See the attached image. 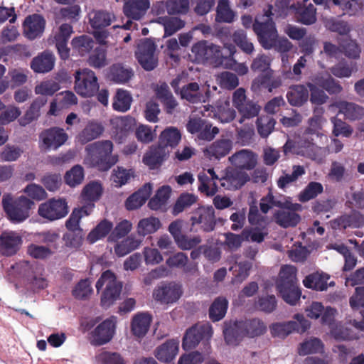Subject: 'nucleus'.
Listing matches in <instances>:
<instances>
[{
	"instance_id": "5701e85b",
	"label": "nucleus",
	"mask_w": 364,
	"mask_h": 364,
	"mask_svg": "<svg viewBox=\"0 0 364 364\" xmlns=\"http://www.w3.org/2000/svg\"><path fill=\"white\" fill-rule=\"evenodd\" d=\"M178 349L179 341L169 339L156 348L154 355L161 362L173 364V360L178 354Z\"/></svg>"
},
{
	"instance_id": "5fc2aeb1",
	"label": "nucleus",
	"mask_w": 364,
	"mask_h": 364,
	"mask_svg": "<svg viewBox=\"0 0 364 364\" xmlns=\"http://www.w3.org/2000/svg\"><path fill=\"white\" fill-rule=\"evenodd\" d=\"M95 42L88 36L82 35L74 38L71 41L73 50L78 52L81 56H84L92 49Z\"/></svg>"
},
{
	"instance_id": "f8f14e48",
	"label": "nucleus",
	"mask_w": 364,
	"mask_h": 364,
	"mask_svg": "<svg viewBox=\"0 0 364 364\" xmlns=\"http://www.w3.org/2000/svg\"><path fill=\"white\" fill-rule=\"evenodd\" d=\"M36 268L28 261H23L19 264V274L27 282L34 292L45 289L48 286V281L36 272Z\"/></svg>"
},
{
	"instance_id": "39448f33",
	"label": "nucleus",
	"mask_w": 364,
	"mask_h": 364,
	"mask_svg": "<svg viewBox=\"0 0 364 364\" xmlns=\"http://www.w3.org/2000/svg\"><path fill=\"white\" fill-rule=\"evenodd\" d=\"M105 287L100 297L102 308L108 309L120 298L122 283L117 280L116 275L111 270H106L101 274L96 282L95 287L99 292Z\"/></svg>"
},
{
	"instance_id": "c9c22d12",
	"label": "nucleus",
	"mask_w": 364,
	"mask_h": 364,
	"mask_svg": "<svg viewBox=\"0 0 364 364\" xmlns=\"http://www.w3.org/2000/svg\"><path fill=\"white\" fill-rule=\"evenodd\" d=\"M113 223L107 219L101 220L87 235V241L93 244L105 238L112 231Z\"/></svg>"
},
{
	"instance_id": "c03bdc74",
	"label": "nucleus",
	"mask_w": 364,
	"mask_h": 364,
	"mask_svg": "<svg viewBox=\"0 0 364 364\" xmlns=\"http://www.w3.org/2000/svg\"><path fill=\"white\" fill-rule=\"evenodd\" d=\"M156 22L164 27V35L170 36L185 26V22L178 17L159 16Z\"/></svg>"
},
{
	"instance_id": "7c9ffc66",
	"label": "nucleus",
	"mask_w": 364,
	"mask_h": 364,
	"mask_svg": "<svg viewBox=\"0 0 364 364\" xmlns=\"http://www.w3.org/2000/svg\"><path fill=\"white\" fill-rule=\"evenodd\" d=\"M105 129L104 127L96 122H89L85 128L78 134L77 139L81 144H85L100 137Z\"/></svg>"
},
{
	"instance_id": "cd10ccee",
	"label": "nucleus",
	"mask_w": 364,
	"mask_h": 364,
	"mask_svg": "<svg viewBox=\"0 0 364 364\" xmlns=\"http://www.w3.org/2000/svg\"><path fill=\"white\" fill-rule=\"evenodd\" d=\"M151 186L149 183L145 184L142 188L132 193L125 201V207L129 210L141 208L149 198Z\"/></svg>"
},
{
	"instance_id": "473e14b6",
	"label": "nucleus",
	"mask_w": 364,
	"mask_h": 364,
	"mask_svg": "<svg viewBox=\"0 0 364 364\" xmlns=\"http://www.w3.org/2000/svg\"><path fill=\"white\" fill-rule=\"evenodd\" d=\"M181 139L179 130L173 127L165 129L160 134L158 145L170 150L176 147Z\"/></svg>"
},
{
	"instance_id": "de8ad7c7",
	"label": "nucleus",
	"mask_w": 364,
	"mask_h": 364,
	"mask_svg": "<svg viewBox=\"0 0 364 364\" xmlns=\"http://www.w3.org/2000/svg\"><path fill=\"white\" fill-rule=\"evenodd\" d=\"M198 178V190L205 193L208 196H214L218 191L217 180L210 178L204 171L199 173Z\"/></svg>"
},
{
	"instance_id": "a878e982",
	"label": "nucleus",
	"mask_w": 364,
	"mask_h": 364,
	"mask_svg": "<svg viewBox=\"0 0 364 364\" xmlns=\"http://www.w3.org/2000/svg\"><path fill=\"white\" fill-rule=\"evenodd\" d=\"M237 326L241 328L243 335L255 338L263 335L267 331V326L263 321L258 318L237 321Z\"/></svg>"
},
{
	"instance_id": "58836bf2",
	"label": "nucleus",
	"mask_w": 364,
	"mask_h": 364,
	"mask_svg": "<svg viewBox=\"0 0 364 364\" xmlns=\"http://www.w3.org/2000/svg\"><path fill=\"white\" fill-rule=\"evenodd\" d=\"M102 193L101 184L97 181H92L87 184L81 193L82 200L86 203L85 205L94 204L98 200Z\"/></svg>"
},
{
	"instance_id": "dca6fc26",
	"label": "nucleus",
	"mask_w": 364,
	"mask_h": 364,
	"mask_svg": "<svg viewBox=\"0 0 364 364\" xmlns=\"http://www.w3.org/2000/svg\"><path fill=\"white\" fill-rule=\"evenodd\" d=\"M182 294L180 284L170 282L155 287L153 291V298L161 304H171L176 302Z\"/></svg>"
},
{
	"instance_id": "bf43d9fd",
	"label": "nucleus",
	"mask_w": 364,
	"mask_h": 364,
	"mask_svg": "<svg viewBox=\"0 0 364 364\" xmlns=\"http://www.w3.org/2000/svg\"><path fill=\"white\" fill-rule=\"evenodd\" d=\"M140 243L141 241L129 236L114 246V252L117 256L123 257L136 250Z\"/></svg>"
},
{
	"instance_id": "a19ab883",
	"label": "nucleus",
	"mask_w": 364,
	"mask_h": 364,
	"mask_svg": "<svg viewBox=\"0 0 364 364\" xmlns=\"http://www.w3.org/2000/svg\"><path fill=\"white\" fill-rule=\"evenodd\" d=\"M190 1L188 0H168L166 3H161L159 7L162 12L167 11L168 14H186L189 11Z\"/></svg>"
},
{
	"instance_id": "7ed1b4c3",
	"label": "nucleus",
	"mask_w": 364,
	"mask_h": 364,
	"mask_svg": "<svg viewBox=\"0 0 364 364\" xmlns=\"http://www.w3.org/2000/svg\"><path fill=\"white\" fill-rule=\"evenodd\" d=\"M113 143L110 140H102L86 146L85 161L90 166L100 171H107L118 161V156L112 154Z\"/></svg>"
},
{
	"instance_id": "13d9d810",
	"label": "nucleus",
	"mask_w": 364,
	"mask_h": 364,
	"mask_svg": "<svg viewBox=\"0 0 364 364\" xmlns=\"http://www.w3.org/2000/svg\"><path fill=\"white\" fill-rule=\"evenodd\" d=\"M323 191V187L319 182L311 181L299 193V200L301 203L307 202L316 198Z\"/></svg>"
},
{
	"instance_id": "a211bd4d",
	"label": "nucleus",
	"mask_w": 364,
	"mask_h": 364,
	"mask_svg": "<svg viewBox=\"0 0 364 364\" xmlns=\"http://www.w3.org/2000/svg\"><path fill=\"white\" fill-rule=\"evenodd\" d=\"M46 26L44 18L39 14H32L28 16L23 23V34L30 39L34 40L42 36Z\"/></svg>"
},
{
	"instance_id": "2f4dec72",
	"label": "nucleus",
	"mask_w": 364,
	"mask_h": 364,
	"mask_svg": "<svg viewBox=\"0 0 364 364\" xmlns=\"http://www.w3.org/2000/svg\"><path fill=\"white\" fill-rule=\"evenodd\" d=\"M48 99L44 96L36 97L31 104L24 116L19 119V124L24 127L37 119L41 115V109L46 105Z\"/></svg>"
},
{
	"instance_id": "0eeeda50",
	"label": "nucleus",
	"mask_w": 364,
	"mask_h": 364,
	"mask_svg": "<svg viewBox=\"0 0 364 364\" xmlns=\"http://www.w3.org/2000/svg\"><path fill=\"white\" fill-rule=\"evenodd\" d=\"M189 220L191 230L210 232L216 225L215 210L211 205L199 206L191 212Z\"/></svg>"
},
{
	"instance_id": "052dcab7",
	"label": "nucleus",
	"mask_w": 364,
	"mask_h": 364,
	"mask_svg": "<svg viewBox=\"0 0 364 364\" xmlns=\"http://www.w3.org/2000/svg\"><path fill=\"white\" fill-rule=\"evenodd\" d=\"M323 345L322 341L317 338H313L301 343L298 349L300 355L317 353L322 351Z\"/></svg>"
},
{
	"instance_id": "79ce46f5",
	"label": "nucleus",
	"mask_w": 364,
	"mask_h": 364,
	"mask_svg": "<svg viewBox=\"0 0 364 364\" xmlns=\"http://www.w3.org/2000/svg\"><path fill=\"white\" fill-rule=\"evenodd\" d=\"M180 95L182 99L193 104L200 102L203 98L200 86L196 82L183 85L180 90Z\"/></svg>"
},
{
	"instance_id": "4d7b16f0",
	"label": "nucleus",
	"mask_w": 364,
	"mask_h": 364,
	"mask_svg": "<svg viewBox=\"0 0 364 364\" xmlns=\"http://www.w3.org/2000/svg\"><path fill=\"white\" fill-rule=\"evenodd\" d=\"M188 262V257L183 252H178L173 255L170 256L166 260V264L171 267L181 268L183 267L185 272H191L196 270V264H190L186 266Z\"/></svg>"
},
{
	"instance_id": "680f3d73",
	"label": "nucleus",
	"mask_w": 364,
	"mask_h": 364,
	"mask_svg": "<svg viewBox=\"0 0 364 364\" xmlns=\"http://www.w3.org/2000/svg\"><path fill=\"white\" fill-rule=\"evenodd\" d=\"M255 306L260 311L270 314L276 309L277 301L274 295H262L258 297Z\"/></svg>"
},
{
	"instance_id": "4be33fe9",
	"label": "nucleus",
	"mask_w": 364,
	"mask_h": 364,
	"mask_svg": "<svg viewBox=\"0 0 364 364\" xmlns=\"http://www.w3.org/2000/svg\"><path fill=\"white\" fill-rule=\"evenodd\" d=\"M22 243V238L14 232H4L0 235V254L11 257L17 253Z\"/></svg>"
},
{
	"instance_id": "e433bc0d",
	"label": "nucleus",
	"mask_w": 364,
	"mask_h": 364,
	"mask_svg": "<svg viewBox=\"0 0 364 364\" xmlns=\"http://www.w3.org/2000/svg\"><path fill=\"white\" fill-rule=\"evenodd\" d=\"M171 193V189L170 186H163L158 189L154 196L149 200L148 206L154 210L165 209Z\"/></svg>"
},
{
	"instance_id": "f704fd0d",
	"label": "nucleus",
	"mask_w": 364,
	"mask_h": 364,
	"mask_svg": "<svg viewBox=\"0 0 364 364\" xmlns=\"http://www.w3.org/2000/svg\"><path fill=\"white\" fill-rule=\"evenodd\" d=\"M329 276L326 274L314 272L306 276L303 280L305 287L312 289L316 291H323L328 287V280Z\"/></svg>"
},
{
	"instance_id": "9b49d317",
	"label": "nucleus",
	"mask_w": 364,
	"mask_h": 364,
	"mask_svg": "<svg viewBox=\"0 0 364 364\" xmlns=\"http://www.w3.org/2000/svg\"><path fill=\"white\" fill-rule=\"evenodd\" d=\"M213 335V328L209 323L196 325L188 328L183 338L182 347L185 350L196 348L203 339H209Z\"/></svg>"
},
{
	"instance_id": "e2e57ef3",
	"label": "nucleus",
	"mask_w": 364,
	"mask_h": 364,
	"mask_svg": "<svg viewBox=\"0 0 364 364\" xmlns=\"http://www.w3.org/2000/svg\"><path fill=\"white\" fill-rule=\"evenodd\" d=\"M252 268V263L247 261L236 263L235 266L230 267L234 276L233 282L241 283L246 279Z\"/></svg>"
},
{
	"instance_id": "72a5a7b5",
	"label": "nucleus",
	"mask_w": 364,
	"mask_h": 364,
	"mask_svg": "<svg viewBox=\"0 0 364 364\" xmlns=\"http://www.w3.org/2000/svg\"><path fill=\"white\" fill-rule=\"evenodd\" d=\"M287 98L291 105L302 106L309 99L307 87L304 85H292L287 93Z\"/></svg>"
},
{
	"instance_id": "412c9836",
	"label": "nucleus",
	"mask_w": 364,
	"mask_h": 364,
	"mask_svg": "<svg viewBox=\"0 0 364 364\" xmlns=\"http://www.w3.org/2000/svg\"><path fill=\"white\" fill-rule=\"evenodd\" d=\"M232 165L240 170H252L257 163V155L252 151L242 149L229 157Z\"/></svg>"
},
{
	"instance_id": "aec40b11",
	"label": "nucleus",
	"mask_w": 364,
	"mask_h": 364,
	"mask_svg": "<svg viewBox=\"0 0 364 364\" xmlns=\"http://www.w3.org/2000/svg\"><path fill=\"white\" fill-rule=\"evenodd\" d=\"M40 139L46 148L56 149L65 143L68 136L63 129L55 127L42 132Z\"/></svg>"
},
{
	"instance_id": "9d476101",
	"label": "nucleus",
	"mask_w": 364,
	"mask_h": 364,
	"mask_svg": "<svg viewBox=\"0 0 364 364\" xmlns=\"http://www.w3.org/2000/svg\"><path fill=\"white\" fill-rule=\"evenodd\" d=\"M69 211L68 203L63 198H50L40 204L38 214L48 221H54L65 217Z\"/></svg>"
},
{
	"instance_id": "393cba45",
	"label": "nucleus",
	"mask_w": 364,
	"mask_h": 364,
	"mask_svg": "<svg viewBox=\"0 0 364 364\" xmlns=\"http://www.w3.org/2000/svg\"><path fill=\"white\" fill-rule=\"evenodd\" d=\"M123 12L124 15L134 20H139L149 7V0H124Z\"/></svg>"
},
{
	"instance_id": "20e7f679",
	"label": "nucleus",
	"mask_w": 364,
	"mask_h": 364,
	"mask_svg": "<svg viewBox=\"0 0 364 364\" xmlns=\"http://www.w3.org/2000/svg\"><path fill=\"white\" fill-rule=\"evenodd\" d=\"M277 288L286 303L292 306L296 304L301 291L298 286L296 269L294 266L285 265L282 267Z\"/></svg>"
},
{
	"instance_id": "09e8293b",
	"label": "nucleus",
	"mask_w": 364,
	"mask_h": 364,
	"mask_svg": "<svg viewBox=\"0 0 364 364\" xmlns=\"http://www.w3.org/2000/svg\"><path fill=\"white\" fill-rule=\"evenodd\" d=\"M132 97L127 90L119 89L114 97L112 107L114 110L125 112L130 109Z\"/></svg>"
},
{
	"instance_id": "f03ea898",
	"label": "nucleus",
	"mask_w": 364,
	"mask_h": 364,
	"mask_svg": "<svg viewBox=\"0 0 364 364\" xmlns=\"http://www.w3.org/2000/svg\"><path fill=\"white\" fill-rule=\"evenodd\" d=\"M225 48L228 50V56H223L220 47L206 41L195 43L191 49L195 60L198 63H210L217 65H223L226 68H232L236 64L233 55L236 51L235 46L232 43H225Z\"/></svg>"
},
{
	"instance_id": "1a4fd4ad",
	"label": "nucleus",
	"mask_w": 364,
	"mask_h": 364,
	"mask_svg": "<svg viewBox=\"0 0 364 364\" xmlns=\"http://www.w3.org/2000/svg\"><path fill=\"white\" fill-rule=\"evenodd\" d=\"M296 321L275 323L270 326L271 333L274 337L285 338L292 332L303 333L310 328V322L304 315L297 314L294 316Z\"/></svg>"
},
{
	"instance_id": "8fccbe9b",
	"label": "nucleus",
	"mask_w": 364,
	"mask_h": 364,
	"mask_svg": "<svg viewBox=\"0 0 364 364\" xmlns=\"http://www.w3.org/2000/svg\"><path fill=\"white\" fill-rule=\"evenodd\" d=\"M340 112H342L346 119L356 120L364 116V108L348 102H341L338 105Z\"/></svg>"
},
{
	"instance_id": "774afa93",
	"label": "nucleus",
	"mask_w": 364,
	"mask_h": 364,
	"mask_svg": "<svg viewBox=\"0 0 364 364\" xmlns=\"http://www.w3.org/2000/svg\"><path fill=\"white\" fill-rule=\"evenodd\" d=\"M65 183L71 187L80 184L84 179V169L80 165L74 166L64 177Z\"/></svg>"
},
{
	"instance_id": "423d86ee",
	"label": "nucleus",
	"mask_w": 364,
	"mask_h": 364,
	"mask_svg": "<svg viewBox=\"0 0 364 364\" xmlns=\"http://www.w3.org/2000/svg\"><path fill=\"white\" fill-rule=\"evenodd\" d=\"M2 205L10 220L21 223L29 217L34 202L23 196L14 199L11 194H5L2 198Z\"/></svg>"
},
{
	"instance_id": "a18cd8bd",
	"label": "nucleus",
	"mask_w": 364,
	"mask_h": 364,
	"mask_svg": "<svg viewBox=\"0 0 364 364\" xmlns=\"http://www.w3.org/2000/svg\"><path fill=\"white\" fill-rule=\"evenodd\" d=\"M115 20L116 17L112 12L98 10L94 12V16L90 21L93 28L100 29L109 26Z\"/></svg>"
},
{
	"instance_id": "49530a36",
	"label": "nucleus",
	"mask_w": 364,
	"mask_h": 364,
	"mask_svg": "<svg viewBox=\"0 0 364 364\" xmlns=\"http://www.w3.org/2000/svg\"><path fill=\"white\" fill-rule=\"evenodd\" d=\"M296 21L304 25H312L316 21V10L310 4L306 6L299 7L296 11Z\"/></svg>"
},
{
	"instance_id": "603ef678",
	"label": "nucleus",
	"mask_w": 364,
	"mask_h": 364,
	"mask_svg": "<svg viewBox=\"0 0 364 364\" xmlns=\"http://www.w3.org/2000/svg\"><path fill=\"white\" fill-rule=\"evenodd\" d=\"M257 132L262 138H267L274 129L276 120L272 115H262L256 122Z\"/></svg>"
},
{
	"instance_id": "c756f323",
	"label": "nucleus",
	"mask_w": 364,
	"mask_h": 364,
	"mask_svg": "<svg viewBox=\"0 0 364 364\" xmlns=\"http://www.w3.org/2000/svg\"><path fill=\"white\" fill-rule=\"evenodd\" d=\"M95 204L89 205H83L80 208H75L70 215L68 219L65 222V228L68 231L83 230L80 223L82 217L89 215L92 212Z\"/></svg>"
},
{
	"instance_id": "37998d69",
	"label": "nucleus",
	"mask_w": 364,
	"mask_h": 364,
	"mask_svg": "<svg viewBox=\"0 0 364 364\" xmlns=\"http://www.w3.org/2000/svg\"><path fill=\"white\" fill-rule=\"evenodd\" d=\"M109 77L117 83H125L133 76L131 68L124 67L122 64H114L109 68Z\"/></svg>"
},
{
	"instance_id": "ea45409f",
	"label": "nucleus",
	"mask_w": 364,
	"mask_h": 364,
	"mask_svg": "<svg viewBox=\"0 0 364 364\" xmlns=\"http://www.w3.org/2000/svg\"><path fill=\"white\" fill-rule=\"evenodd\" d=\"M232 147V142L229 139H221L213 142L208 149L207 152L210 156L220 159L228 155Z\"/></svg>"
},
{
	"instance_id": "c85d7f7f",
	"label": "nucleus",
	"mask_w": 364,
	"mask_h": 364,
	"mask_svg": "<svg viewBox=\"0 0 364 364\" xmlns=\"http://www.w3.org/2000/svg\"><path fill=\"white\" fill-rule=\"evenodd\" d=\"M152 318L147 313H138L132 320L131 330L135 336L138 338L144 337L149 328L151 322Z\"/></svg>"
},
{
	"instance_id": "2eb2a0df",
	"label": "nucleus",
	"mask_w": 364,
	"mask_h": 364,
	"mask_svg": "<svg viewBox=\"0 0 364 364\" xmlns=\"http://www.w3.org/2000/svg\"><path fill=\"white\" fill-rule=\"evenodd\" d=\"M250 179L245 171L235 167L225 168V175L220 177V186L226 190L235 191L242 188Z\"/></svg>"
},
{
	"instance_id": "3c124183",
	"label": "nucleus",
	"mask_w": 364,
	"mask_h": 364,
	"mask_svg": "<svg viewBox=\"0 0 364 364\" xmlns=\"http://www.w3.org/2000/svg\"><path fill=\"white\" fill-rule=\"evenodd\" d=\"M364 224V216L359 213L345 215L333 222V228H346L347 225L360 227Z\"/></svg>"
},
{
	"instance_id": "6e6552de",
	"label": "nucleus",
	"mask_w": 364,
	"mask_h": 364,
	"mask_svg": "<svg viewBox=\"0 0 364 364\" xmlns=\"http://www.w3.org/2000/svg\"><path fill=\"white\" fill-rule=\"evenodd\" d=\"M75 90L84 97L94 96L99 91L95 72L87 68L77 70L75 75Z\"/></svg>"
},
{
	"instance_id": "4468645a",
	"label": "nucleus",
	"mask_w": 364,
	"mask_h": 364,
	"mask_svg": "<svg viewBox=\"0 0 364 364\" xmlns=\"http://www.w3.org/2000/svg\"><path fill=\"white\" fill-rule=\"evenodd\" d=\"M115 319L114 316L105 319L91 332L90 343L92 346H102L112 340L116 328Z\"/></svg>"
},
{
	"instance_id": "864d4df0",
	"label": "nucleus",
	"mask_w": 364,
	"mask_h": 364,
	"mask_svg": "<svg viewBox=\"0 0 364 364\" xmlns=\"http://www.w3.org/2000/svg\"><path fill=\"white\" fill-rule=\"evenodd\" d=\"M161 226L159 218L149 217L139 220L137 225L139 235L145 236L156 232Z\"/></svg>"
},
{
	"instance_id": "bb28decb",
	"label": "nucleus",
	"mask_w": 364,
	"mask_h": 364,
	"mask_svg": "<svg viewBox=\"0 0 364 364\" xmlns=\"http://www.w3.org/2000/svg\"><path fill=\"white\" fill-rule=\"evenodd\" d=\"M273 218L277 224L284 228L295 227L301 220L300 215L293 210L290 206L289 209H282L276 211L273 215Z\"/></svg>"
},
{
	"instance_id": "b1692460",
	"label": "nucleus",
	"mask_w": 364,
	"mask_h": 364,
	"mask_svg": "<svg viewBox=\"0 0 364 364\" xmlns=\"http://www.w3.org/2000/svg\"><path fill=\"white\" fill-rule=\"evenodd\" d=\"M55 58L50 50H44L33 58L31 68L36 73H46L51 71L55 65Z\"/></svg>"
},
{
	"instance_id": "6ab92c4d",
	"label": "nucleus",
	"mask_w": 364,
	"mask_h": 364,
	"mask_svg": "<svg viewBox=\"0 0 364 364\" xmlns=\"http://www.w3.org/2000/svg\"><path fill=\"white\" fill-rule=\"evenodd\" d=\"M170 150L157 145L151 146L143 156V163L151 170L159 168L169 156Z\"/></svg>"
},
{
	"instance_id": "69168bd1",
	"label": "nucleus",
	"mask_w": 364,
	"mask_h": 364,
	"mask_svg": "<svg viewBox=\"0 0 364 364\" xmlns=\"http://www.w3.org/2000/svg\"><path fill=\"white\" fill-rule=\"evenodd\" d=\"M236 321L233 326H229L223 331L224 338L226 343L230 346H237L245 335Z\"/></svg>"
},
{
	"instance_id": "f3484780",
	"label": "nucleus",
	"mask_w": 364,
	"mask_h": 364,
	"mask_svg": "<svg viewBox=\"0 0 364 364\" xmlns=\"http://www.w3.org/2000/svg\"><path fill=\"white\" fill-rule=\"evenodd\" d=\"M73 27L68 23H63L54 36L55 47L60 58L66 60L70 57V48L68 42L73 33Z\"/></svg>"
},
{
	"instance_id": "6e6d98bb",
	"label": "nucleus",
	"mask_w": 364,
	"mask_h": 364,
	"mask_svg": "<svg viewBox=\"0 0 364 364\" xmlns=\"http://www.w3.org/2000/svg\"><path fill=\"white\" fill-rule=\"evenodd\" d=\"M235 18V13L230 9L228 0H219L215 20L217 22L231 23Z\"/></svg>"
},
{
	"instance_id": "ddd939ff",
	"label": "nucleus",
	"mask_w": 364,
	"mask_h": 364,
	"mask_svg": "<svg viewBox=\"0 0 364 364\" xmlns=\"http://www.w3.org/2000/svg\"><path fill=\"white\" fill-rule=\"evenodd\" d=\"M156 46L153 41L146 38L138 45L136 58L141 67L148 71L154 70L158 64L154 56Z\"/></svg>"
},
{
	"instance_id": "f257e3e1",
	"label": "nucleus",
	"mask_w": 364,
	"mask_h": 364,
	"mask_svg": "<svg viewBox=\"0 0 364 364\" xmlns=\"http://www.w3.org/2000/svg\"><path fill=\"white\" fill-rule=\"evenodd\" d=\"M272 6L269 5L262 16L256 19L253 24V31L264 49L274 48L281 53H287L291 50L293 45L287 38H277V31L272 19Z\"/></svg>"
},
{
	"instance_id": "0e129e2a",
	"label": "nucleus",
	"mask_w": 364,
	"mask_h": 364,
	"mask_svg": "<svg viewBox=\"0 0 364 364\" xmlns=\"http://www.w3.org/2000/svg\"><path fill=\"white\" fill-rule=\"evenodd\" d=\"M107 50L102 46H97L90 55L88 64L95 68H102L107 65Z\"/></svg>"
},
{
	"instance_id": "4c0bfd02",
	"label": "nucleus",
	"mask_w": 364,
	"mask_h": 364,
	"mask_svg": "<svg viewBox=\"0 0 364 364\" xmlns=\"http://www.w3.org/2000/svg\"><path fill=\"white\" fill-rule=\"evenodd\" d=\"M228 301L225 297H217L209 308L208 315L213 322L219 321L223 319L227 312Z\"/></svg>"
},
{
	"instance_id": "338daca9",
	"label": "nucleus",
	"mask_w": 364,
	"mask_h": 364,
	"mask_svg": "<svg viewBox=\"0 0 364 364\" xmlns=\"http://www.w3.org/2000/svg\"><path fill=\"white\" fill-rule=\"evenodd\" d=\"M197 200V197L191 193H185L180 195L176 200L173 208V214L176 215L183 212L186 208H189Z\"/></svg>"
}]
</instances>
